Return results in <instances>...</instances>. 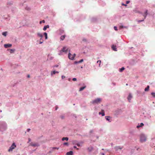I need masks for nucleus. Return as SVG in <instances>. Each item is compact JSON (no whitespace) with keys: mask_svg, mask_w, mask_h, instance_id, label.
<instances>
[{"mask_svg":"<svg viewBox=\"0 0 155 155\" xmlns=\"http://www.w3.org/2000/svg\"><path fill=\"white\" fill-rule=\"evenodd\" d=\"M144 124H143V123H141L140 124V125H138V126H137V127L138 128L140 127H142L143 126Z\"/></svg>","mask_w":155,"mask_h":155,"instance_id":"aec40b11","label":"nucleus"},{"mask_svg":"<svg viewBox=\"0 0 155 155\" xmlns=\"http://www.w3.org/2000/svg\"><path fill=\"white\" fill-rule=\"evenodd\" d=\"M4 46V47L5 48H8L11 47L12 46V45L10 44H5Z\"/></svg>","mask_w":155,"mask_h":155,"instance_id":"0eeeda50","label":"nucleus"},{"mask_svg":"<svg viewBox=\"0 0 155 155\" xmlns=\"http://www.w3.org/2000/svg\"><path fill=\"white\" fill-rule=\"evenodd\" d=\"M61 78H62V79H64L65 78V77L64 76H61Z\"/></svg>","mask_w":155,"mask_h":155,"instance_id":"f704fd0d","label":"nucleus"},{"mask_svg":"<svg viewBox=\"0 0 155 155\" xmlns=\"http://www.w3.org/2000/svg\"><path fill=\"white\" fill-rule=\"evenodd\" d=\"M7 32H4L2 33V35L5 36H6L7 35Z\"/></svg>","mask_w":155,"mask_h":155,"instance_id":"b1692460","label":"nucleus"},{"mask_svg":"<svg viewBox=\"0 0 155 155\" xmlns=\"http://www.w3.org/2000/svg\"><path fill=\"white\" fill-rule=\"evenodd\" d=\"M14 51V50H12V49H11L10 50V53H12Z\"/></svg>","mask_w":155,"mask_h":155,"instance_id":"2f4dec72","label":"nucleus"},{"mask_svg":"<svg viewBox=\"0 0 155 155\" xmlns=\"http://www.w3.org/2000/svg\"><path fill=\"white\" fill-rule=\"evenodd\" d=\"M124 69H125L124 68V67H123L122 68H121L120 69L119 71L120 72H121L122 71L124 70Z\"/></svg>","mask_w":155,"mask_h":155,"instance_id":"5701e85b","label":"nucleus"},{"mask_svg":"<svg viewBox=\"0 0 155 155\" xmlns=\"http://www.w3.org/2000/svg\"><path fill=\"white\" fill-rule=\"evenodd\" d=\"M72 80L74 81H76L77 80V79L75 78H73Z\"/></svg>","mask_w":155,"mask_h":155,"instance_id":"c85d7f7f","label":"nucleus"},{"mask_svg":"<svg viewBox=\"0 0 155 155\" xmlns=\"http://www.w3.org/2000/svg\"><path fill=\"white\" fill-rule=\"evenodd\" d=\"M68 48H67L66 47H64L61 50V51H62V52H67V51H68Z\"/></svg>","mask_w":155,"mask_h":155,"instance_id":"39448f33","label":"nucleus"},{"mask_svg":"<svg viewBox=\"0 0 155 155\" xmlns=\"http://www.w3.org/2000/svg\"><path fill=\"white\" fill-rule=\"evenodd\" d=\"M112 48L114 51H117L116 46L114 45H112Z\"/></svg>","mask_w":155,"mask_h":155,"instance_id":"9d476101","label":"nucleus"},{"mask_svg":"<svg viewBox=\"0 0 155 155\" xmlns=\"http://www.w3.org/2000/svg\"><path fill=\"white\" fill-rule=\"evenodd\" d=\"M126 85H128V84H126Z\"/></svg>","mask_w":155,"mask_h":155,"instance_id":"603ef678","label":"nucleus"},{"mask_svg":"<svg viewBox=\"0 0 155 155\" xmlns=\"http://www.w3.org/2000/svg\"><path fill=\"white\" fill-rule=\"evenodd\" d=\"M16 147V145H15V143H12V146L10 147V148H9L8 151L9 152H10L11 151H12L15 148V147Z\"/></svg>","mask_w":155,"mask_h":155,"instance_id":"20e7f679","label":"nucleus"},{"mask_svg":"<svg viewBox=\"0 0 155 155\" xmlns=\"http://www.w3.org/2000/svg\"><path fill=\"white\" fill-rule=\"evenodd\" d=\"M44 35L45 36V39H47L48 38L47 34L46 32L44 33Z\"/></svg>","mask_w":155,"mask_h":155,"instance_id":"4be33fe9","label":"nucleus"},{"mask_svg":"<svg viewBox=\"0 0 155 155\" xmlns=\"http://www.w3.org/2000/svg\"><path fill=\"white\" fill-rule=\"evenodd\" d=\"M77 145L78 146V147H79L80 146V143H78L77 144Z\"/></svg>","mask_w":155,"mask_h":155,"instance_id":"4c0bfd02","label":"nucleus"},{"mask_svg":"<svg viewBox=\"0 0 155 155\" xmlns=\"http://www.w3.org/2000/svg\"><path fill=\"white\" fill-rule=\"evenodd\" d=\"M147 12L148 11L147 10H146V12L144 13V14L143 15V16L144 17V19H145L147 15Z\"/></svg>","mask_w":155,"mask_h":155,"instance_id":"1a4fd4ad","label":"nucleus"},{"mask_svg":"<svg viewBox=\"0 0 155 155\" xmlns=\"http://www.w3.org/2000/svg\"><path fill=\"white\" fill-rule=\"evenodd\" d=\"M61 118L62 119H63V118H64V117H63V116H61Z\"/></svg>","mask_w":155,"mask_h":155,"instance_id":"a18cd8bd","label":"nucleus"},{"mask_svg":"<svg viewBox=\"0 0 155 155\" xmlns=\"http://www.w3.org/2000/svg\"><path fill=\"white\" fill-rule=\"evenodd\" d=\"M114 29L115 30L117 31V28L116 27L114 26Z\"/></svg>","mask_w":155,"mask_h":155,"instance_id":"c756f323","label":"nucleus"},{"mask_svg":"<svg viewBox=\"0 0 155 155\" xmlns=\"http://www.w3.org/2000/svg\"><path fill=\"white\" fill-rule=\"evenodd\" d=\"M64 145H68V142L64 143Z\"/></svg>","mask_w":155,"mask_h":155,"instance_id":"473e14b6","label":"nucleus"},{"mask_svg":"<svg viewBox=\"0 0 155 155\" xmlns=\"http://www.w3.org/2000/svg\"><path fill=\"white\" fill-rule=\"evenodd\" d=\"M57 108H56L55 110H57Z\"/></svg>","mask_w":155,"mask_h":155,"instance_id":"3c124183","label":"nucleus"},{"mask_svg":"<svg viewBox=\"0 0 155 155\" xmlns=\"http://www.w3.org/2000/svg\"><path fill=\"white\" fill-rule=\"evenodd\" d=\"M37 35H38V36H39V37H40L41 38H42L43 37V35L42 34H41L40 33H37Z\"/></svg>","mask_w":155,"mask_h":155,"instance_id":"f3484780","label":"nucleus"},{"mask_svg":"<svg viewBox=\"0 0 155 155\" xmlns=\"http://www.w3.org/2000/svg\"><path fill=\"white\" fill-rule=\"evenodd\" d=\"M134 12H138L140 13V12L139 11H136V10H134Z\"/></svg>","mask_w":155,"mask_h":155,"instance_id":"e433bc0d","label":"nucleus"},{"mask_svg":"<svg viewBox=\"0 0 155 155\" xmlns=\"http://www.w3.org/2000/svg\"><path fill=\"white\" fill-rule=\"evenodd\" d=\"M73 152L72 151H70L67 153V155H72Z\"/></svg>","mask_w":155,"mask_h":155,"instance_id":"ddd939ff","label":"nucleus"},{"mask_svg":"<svg viewBox=\"0 0 155 155\" xmlns=\"http://www.w3.org/2000/svg\"><path fill=\"white\" fill-rule=\"evenodd\" d=\"M101 101V99L100 98H97L92 101V103L93 104H98L100 103Z\"/></svg>","mask_w":155,"mask_h":155,"instance_id":"f257e3e1","label":"nucleus"},{"mask_svg":"<svg viewBox=\"0 0 155 155\" xmlns=\"http://www.w3.org/2000/svg\"><path fill=\"white\" fill-rule=\"evenodd\" d=\"M105 118L107 120L109 121L110 120V117L109 116H106L105 117Z\"/></svg>","mask_w":155,"mask_h":155,"instance_id":"393cba45","label":"nucleus"},{"mask_svg":"<svg viewBox=\"0 0 155 155\" xmlns=\"http://www.w3.org/2000/svg\"><path fill=\"white\" fill-rule=\"evenodd\" d=\"M49 26L48 25L45 26L43 28V30L44 31H45L46 30L47 28H49Z\"/></svg>","mask_w":155,"mask_h":155,"instance_id":"f8f14e48","label":"nucleus"},{"mask_svg":"<svg viewBox=\"0 0 155 155\" xmlns=\"http://www.w3.org/2000/svg\"><path fill=\"white\" fill-rule=\"evenodd\" d=\"M74 148H77V150H78V148H77V147H76V146H74Z\"/></svg>","mask_w":155,"mask_h":155,"instance_id":"79ce46f5","label":"nucleus"},{"mask_svg":"<svg viewBox=\"0 0 155 155\" xmlns=\"http://www.w3.org/2000/svg\"><path fill=\"white\" fill-rule=\"evenodd\" d=\"M65 35L61 36L60 37L61 40H63L65 38Z\"/></svg>","mask_w":155,"mask_h":155,"instance_id":"4468645a","label":"nucleus"},{"mask_svg":"<svg viewBox=\"0 0 155 155\" xmlns=\"http://www.w3.org/2000/svg\"><path fill=\"white\" fill-rule=\"evenodd\" d=\"M53 148L55 149H57V150H58L59 149V148H57V147H53Z\"/></svg>","mask_w":155,"mask_h":155,"instance_id":"ea45409f","label":"nucleus"},{"mask_svg":"<svg viewBox=\"0 0 155 155\" xmlns=\"http://www.w3.org/2000/svg\"><path fill=\"white\" fill-rule=\"evenodd\" d=\"M101 112H99V114H101L102 116H104L105 115L104 113V110H102Z\"/></svg>","mask_w":155,"mask_h":155,"instance_id":"9b49d317","label":"nucleus"},{"mask_svg":"<svg viewBox=\"0 0 155 155\" xmlns=\"http://www.w3.org/2000/svg\"><path fill=\"white\" fill-rule=\"evenodd\" d=\"M45 21L44 20H43L42 21H40V24H41V22H43V23H45Z\"/></svg>","mask_w":155,"mask_h":155,"instance_id":"7c9ffc66","label":"nucleus"},{"mask_svg":"<svg viewBox=\"0 0 155 155\" xmlns=\"http://www.w3.org/2000/svg\"><path fill=\"white\" fill-rule=\"evenodd\" d=\"M119 27H120V28H124L125 27H124L123 26H120Z\"/></svg>","mask_w":155,"mask_h":155,"instance_id":"72a5a7b5","label":"nucleus"},{"mask_svg":"<svg viewBox=\"0 0 155 155\" xmlns=\"http://www.w3.org/2000/svg\"><path fill=\"white\" fill-rule=\"evenodd\" d=\"M85 88H86V86H84V87H81L79 91H81L83 90Z\"/></svg>","mask_w":155,"mask_h":155,"instance_id":"a211bd4d","label":"nucleus"},{"mask_svg":"<svg viewBox=\"0 0 155 155\" xmlns=\"http://www.w3.org/2000/svg\"><path fill=\"white\" fill-rule=\"evenodd\" d=\"M29 141L30 142L31 141V139L30 138L28 139Z\"/></svg>","mask_w":155,"mask_h":155,"instance_id":"09e8293b","label":"nucleus"},{"mask_svg":"<svg viewBox=\"0 0 155 155\" xmlns=\"http://www.w3.org/2000/svg\"><path fill=\"white\" fill-rule=\"evenodd\" d=\"M76 55L75 54H74V55H72L69 53L68 54V58L70 60H73L74 59Z\"/></svg>","mask_w":155,"mask_h":155,"instance_id":"7ed1b4c3","label":"nucleus"},{"mask_svg":"<svg viewBox=\"0 0 155 155\" xmlns=\"http://www.w3.org/2000/svg\"><path fill=\"white\" fill-rule=\"evenodd\" d=\"M56 73H59V72H58V71H52L51 72V74H56Z\"/></svg>","mask_w":155,"mask_h":155,"instance_id":"6ab92c4d","label":"nucleus"},{"mask_svg":"<svg viewBox=\"0 0 155 155\" xmlns=\"http://www.w3.org/2000/svg\"><path fill=\"white\" fill-rule=\"evenodd\" d=\"M28 78H30V75H28Z\"/></svg>","mask_w":155,"mask_h":155,"instance_id":"de8ad7c7","label":"nucleus"},{"mask_svg":"<svg viewBox=\"0 0 155 155\" xmlns=\"http://www.w3.org/2000/svg\"><path fill=\"white\" fill-rule=\"evenodd\" d=\"M101 154L102 155H104V154L103 153H101Z\"/></svg>","mask_w":155,"mask_h":155,"instance_id":"8fccbe9b","label":"nucleus"},{"mask_svg":"<svg viewBox=\"0 0 155 155\" xmlns=\"http://www.w3.org/2000/svg\"><path fill=\"white\" fill-rule=\"evenodd\" d=\"M68 138L67 137H63L62 138V141H64V140H66V141H68Z\"/></svg>","mask_w":155,"mask_h":155,"instance_id":"dca6fc26","label":"nucleus"},{"mask_svg":"<svg viewBox=\"0 0 155 155\" xmlns=\"http://www.w3.org/2000/svg\"><path fill=\"white\" fill-rule=\"evenodd\" d=\"M102 150H104V149H102Z\"/></svg>","mask_w":155,"mask_h":155,"instance_id":"5fc2aeb1","label":"nucleus"},{"mask_svg":"<svg viewBox=\"0 0 155 155\" xmlns=\"http://www.w3.org/2000/svg\"><path fill=\"white\" fill-rule=\"evenodd\" d=\"M83 61V59H82L78 61V62L75 61V63H81V62H82Z\"/></svg>","mask_w":155,"mask_h":155,"instance_id":"412c9836","label":"nucleus"},{"mask_svg":"<svg viewBox=\"0 0 155 155\" xmlns=\"http://www.w3.org/2000/svg\"><path fill=\"white\" fill-rule=\"evenodd\" d=\"M129 2H130V1H127L126 2V3H127V4H128Z\"/></svg>","mask_w":155,"mask_h":155,"instance_id":"a19ab883","label":"nucleus"},{"mask_svg":"<svg viewBox=\"0 0 155 155\" xmlns=\"http://www.w3.org/2000/svg\"><path fill=\"white\" fill-rule=\"evenodd\" d=\"M146 140V138L143 135H141L140 136V141L141 142H143Z\"/></svg>","mask_w":155,"mask_h":155,"instance_id":"f03ea898","label":"nucleus"},{"mask_svg":"<svg viewBox=\"0 0 155 155\" xmlns=\"http://www.w3.org/2000/svg\"><path fill=\"white\" fill-rule=\"evenodd\" d=\"M40 40H41V41H40V43H39L40 44H42L43 43V41L42 40L41 38L40 39Z\"/></svg>","mask_w":155,"mask_h":155,"instance_id":"bb28decb","label":"nucleus"},{"mask_svg":"<svg viewBox=\"0 0 155 155\" xmlns=\"http://www.w3.org/2000/svg\"><path fill=\"white\" fill-rule=\"evenodd\" d=\"M30 130V129H28V131L29 132Z\"/></svg>","mask_w":155,"mask_h":155,"instance_id":"49530a36","label":"nucleus"},{"mask_svg":"<svg viewBox=\"0 0 155 155\" xmlns=\"http://www.w3.org/2000/svg\"><path fill=\"white\" fill-rule=\"evenodd\" d=\"M132 98V95H131V94H129L128 97V98H127L128 100L129 101V102H130V100H131V99Z\"/></svg>","mask_w":155,"mask_h":155,"instance_id":"6e6552de","label":"nucleus"},{"mask_svg":"<svg viewBox=\"0 0 155 155\" xmlns=\"http://www.w3.org/2000/svg\"><path fill=\"white\" fill-rule=\"evenodd\" d=\"M30 145H31L32 146H34V147H35V146L38 147L39 146V145L38 144V143H31L30 144Z\"/></svg>","mask_w":155,"mask_h":155,"instance_id":"423d86ee","label":"nucleus"},{"mask_svg":"<svg viewBox=\"0 0 155 155\" xmlns=\"http://www.w3.org/2000/svg\"><path fill=\"white\" fill-rule=\"evenodd\" d=\"M144 19H143V20H139L138 21V22H141V21H144Z\"/></svg>","mask_w":155,"mask_h":155,"instance_id":"c9c22d12","label":"nucleus"},{"mask_svg":"<svg viewBox=\"0 0 155 155\" xmlns=\"http://www.w3.org/2000/svg\"><path fill=\"white\" fill-rule=\"evenodd\" d=\"M119 149H122V148H119Z\"/></svg>","mask_w":155,"mask_h":155,"instance_id":"864d4df0","label":"nucleus"},{"mask_svg":"<svg viewBox=\"0 0 155 155\" xmlns=\"http://www.w3.org/2000/svg\"><path fill=\"white\" fill-rule=\"evenodd\" d=\"M58 66V65H54V67H57Z\"/></svg>","mask_w":155,"mask_h":155,"instance_id":"58836bf2","label":"nucleus"},{"mask_svg":"<svg viewBox=\"0 0 155 155\" xmlns=\"http://www.w3.org/2000/svg\"><path fill=\"white\" fill-rule=\"evenodd\" d=\"M98 62H99V66H100V65L101 64V61L100 60H99V61H97V63H98Z\"/></svg>","mask_w":155,"mask_h":155,"instance_id":"cd10ccee","label":"nucleus"},{"mask_svg":"<svg viewBox=\"0 0 155 155\" xmlns=\"http://www.w3.org/2000/svg\"><path fill=\"white\" fill-rule=\"evenodd\" d=\"M151 95L154 97H155V93L152 92L151 93Z\"/></svg>","mask_w":155,"mask_h":155,"instance_id":"a878e982","label":"nucleus"},{"mask_svg":"<svg viewBox=\"0 0 155 155\" xmlns=\"http://www.w3.org/2000/svg\"><path fill=\"white\" fill-rule=\"evenodd\" d=\"M122 5H124V6H127V5L126 4H122Z\"/></svg>","mask_w":155,"mask_h":155,"instance_id":"37998d69","label":"nucleus"},{"mask_svg":"<svg viewBox=\"0 0 155 155\" xmlns=\"http://www.w3.org/2000/svg\"><path fill=\"white\" fill-rule=\"evenodd\" d=\"M149 88H150V86L149 85L147 86V87H146V88H145V89H144L145 91H148L149 90Z\"/></svg>","mask_w":155,"mask_h":155,"instance_id":"2eb2a0df","label":"nucleus"},{"mask_svg":"<svg viewBox=\"0 0 155 155\" xmlns=\"http://www.w3.org/2000/svg\"><path fill=\"white\" fill-rule=\"evenodd\" d=\"M83 41H86V40L85 39H83Z\"/></svg>","mask_w":155,"mask_h":155,"instance_id":"c03bdc74","label":"nucleus"}]
</instances>
